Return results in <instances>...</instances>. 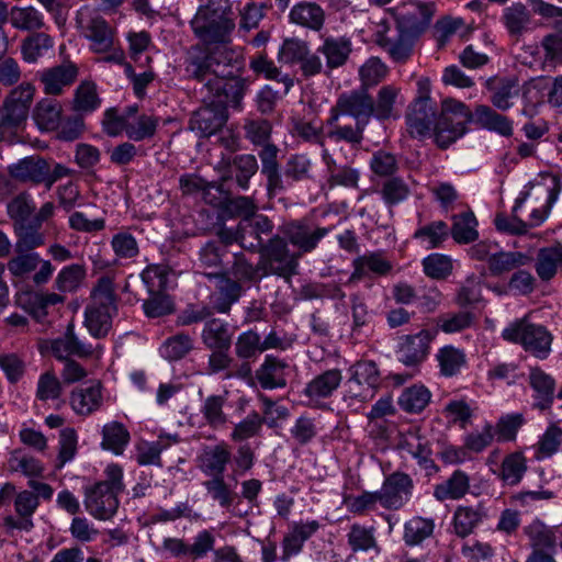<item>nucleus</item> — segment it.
Listing matches in <instances>:
<instances>
[{"label":"nucleus","mask_w":562,"mask_h":562,"mask_svg":"<svg viewBox=\"0 0 562 562\" xmlns=\"http://www.w3.org/2000/svg\"><path fill=\"white\" fill-rule=\"evenodd\" d=\"M86 277V268L79 263H72L63 268L55 279V288L59 292H74Z\"/></svg>","instance_id":"774afa93"},{"label":"nucleus","mask_w":562,"mask_h":562,"mask_svg":"<svg viewBox=\"0 0 562 562\" xmlns=\"http://www.w3.org/2000/svg\"><path fill=\"white\" fill-rule=\"evenodd\" d=\"M286 243L297 248L295 254L312 252L329 232L327 227H313L305 221H293L286 223L281 228Z\"/></svg>","instance_id":"f8f14e48"},{"label":"nucleus","mask_w":562,"mask_h":562,"mask_svg":"<svg viewBox=\"0 0 562 562\" xmlns=\"http://www.w3.org/2000/svg\"><path fill=\"white\" fill-rule=\"evenodd\" d=\"M487 508L482 502L460 504L456 506L452 515V533L461 539L474 535L487 519Z\"/></svg>","instance_id":"ddd939ff"},{"label":"nucleus","mask_w":562,"mask_h":562,"mask_svg":"<svg viewBox=\"0 0 562 562\" xmlns=\"http://www.w3.org/2000/svg\"><path fill=\"white\" fill-rule=\"evenodd\" d=\"M36 206L32 195L26 192H20L7 204V214L13 225L31 222Z\"/></svg>","instance_id":"a18cd8bd"},{"label":"nucleus","mask_w":562,"mask_h":562,"mask_svg":"<svg viewBox=\"0 0 562 562\" xmlns=\"http://www.w3.org/2000/svg\"><path fill=\"white\" fill-rule=\"evenodd\" d=\"M288 370L286 361L268 355L256 370L255 379L263 390L281 389L286 385Z\"/></svg>","instance_id":"5701e85b"},{"label":"nucleus","mask_w":562,"mask_h":562,"mask_svg":"<svg viewBox=\"0 0 562 562\" xmlns=\"http://www.w3.org/2000/svg\"><path fill=\"white\" fill-rule=\"evenodd\" d=\"M72 323L67 325L63 336L50 342L53 355L59 360L70 359L71 356L88 358L93 353L92 345L81 341L75 334Z\"/></svg>","instance_id":"4be33fe9"},{"label":"nucleus","mask_w":562,"mask_h":562,"mask_svg":"<svg viewBox=\"0 0 562 562\" xmlns=\"http://www.w3.org/2000/svg\"><path fill=\"white\" fill-rule=\"evenodd\" d=\"M473 119L471 110L456 99H445L435 125V140L440 148H447L467 132V124Z\"/></svg>","instance_id":"0eeeda50"},{"label":"nucleus","mask_w":562,"mask_h":562,"mask_svg":"<svg viewBox=\"0 0 562 562\" xmlns=\"http://www.w3.org/2000/svg\"><path fill=\"white\" fill-rule=\"evenodd\" d=\"M61 105L57 100L43 99L35 105L33 117L43 131L56 130L61 120Z\"/></svg>","instance_id":"4c0bfd02"},{"label":"nucleus","mask_w":562,"mask_h":562,"mask_svg":"<svg viewBox=\"0 0 562 562\" xmlns=\"http://www.w3.org/2000/svg\"><path fill=\"white\" fill-rule=\"evenodd\" d=\"M232 336L229 325L220 318L209 319L201 334L202 341L209 349H231Z\"/></svg>","instance_id":"473e14b6"},{"label":"nucleus","mask_w":562,"mask_h":562,"mask_svg":"<svg viewBox=\"0 0 562 562\" xmlns=\"http://www.w3.org/2000/svg\"><path fill=\"white\" fill-rule=\"evenodd\" d=\"M10 22L13 27L22 31H35L45 25L42 13L33 7H13L10 10Z\"/></svg>","instance_id":"5fc2aeb1"},{"label":"nucleus","mask_w":562,"mask_h":562,"mask_svg":"<svg viewBox=\"0 0 562 562\" xmlns=\"http://www.w3.org/2000/svg\"><path fill=\"white\" fill-rule=\"evenodd\" d=\"M261 277L276 276L290 281L297 274L300 254L292 252L284 238L276 235L259 250Z\"/></svg>","instance_id":"423d86ee"},{"label":"nucleus","mask_w":562,"mask_h":562,"mask_svg":"<svg viewBox=\"0 0 562 562\" xmlns=\"http://www.w3.org/2000/svg\"><path fill=\"white\" fill-rule=\"evenodd\" d=\"M325 11L316 2L303 1L293 5L289 13L291 23L318 32L325 23Z\"/></svg>","instance_id":"393cba45"},{"label":"nucleus","mask_w":562,"mask_h":562,"mask_svg":"<svg viewBox=\"0 0 562 562\" xmlns=\"http://www.w3.org/2000/svg\"><path fill=\"white\" fill-rule=\"evenodd\" d=\"M372 95L366 88L340 93L325 121L326 136L336 142L360 145L363 132L372 116Z\"/></svg>","instance_id":"f03ea898"},{"label":"nucleus","mask_w":562,"mask_h":562,"mask_svg":"<svg viewBox=\"0 0 562 562\" xmlns=\"http://www.w3.org/2000/svg\"><path fill=\"white\" fill-rule=\"evenodd\" d=\"M188 77L203 83L213 100L194 111L189 121V128L200 137H210L226 123L227 103L238 105L244 97L245 82L239 77L240 67L233 53L225 47L205 50L191 47L184 59Z\"/></svg>","instance_id":"f257e3e1"},{"label":"nucleus","mask_w":562,"mask_h":562,"mask_svg":"<svg viewBox=\"0 0 562 562\" xmlns=\"http://www.w3.org/2000/svg\"><path fill=\"white\" fill-rule=\"evenodd\" d=\"M231 452L224 445L207 447L199 457L201 470L210 475L223 476Z\"/></svg>","instance_id":"c9c22d12"},{"label":"nucleus","mask_w":562,"mask_h":562,"mask_svg":"<svg viewBox=\"0 0 562 562\" xmlns=\"http://www.w3.org/2000/svg\"><path fill=\"white\" fill-rule=\"evenodd\" d=\"M549 88V81L544 77L532 78L521 87V95L525 101L524 113L531 114L535 108L542 103L544 92Z\"/></svg>","instance_id":"680f3d73"},{"label":"nucleus","mask_w":562,"mask_h":562,"mask_svg":"<svg viewBox=\"0 0 562 562\" xmlns=\"http://www.w3.org/2000/svg\"><path fill=\"white\" fill-rule=\"evenodd\" d=\"M348 372L353 381L361 382L371 391H374L380 384V372L376 363L372 360H359L348 369Z\"/></svg>","instance_id":"69168bd1"},{"label":"nucleus","mask_w":562,"mask_h":562,"mask_svg":"<svg viewBox=\"0 0 562 562\" xmlns=\"http://www.w3.org/2000/svg\"><path fill=\"white\" fill-rule=\"evenodd\" d=\"M400 447L417 460L418 464L425 470L437 471L438 468L431 459V448L429 441L420 436L418 431H408L401 441Z\"/></svg>","instance_id":"cd10ccee"},{"label":"nucleus","mask_w":562,"mask_h":562,"mask_svg":"<svg viewBox=\"0 0 562 562\" xmlns=\"http://www.w3.org/2000/svg\"><path fill=\"white\" fill-rule=\"evenodd\" d=\"M526 470V459L522 453L514 452L503 460L499 477L507 485H516L520 482Z\"/></svg>","instance_id":"e2e57ef3"},{"label":"nucleus","mask_w":562,"mask_h":562,"mask_svg":"<svg viewBox=\"0 0 562 562\" xmlns=\"http://www.w3.org/2000/svg\"><path fill=\"white\" fill-rule=\"evenodd\" d=\"M13 232L16 237L15 252L32 251L45 244V236L41 232V226L33 221L13 225Z\"/></svg>","instance_id":"f704fd0d"},{"label":"nucleus","mask_w":562,"mask_h":562,"mask_svg":"<svg viewBox=\"0 0 562 562\" xmlns=\"http://www.w3.org/2000/svg\"><path fill=\"white\" fill-rule=\"evenodd\" d=\"M54 46V40L44 32H36L25 37L21 45L23 58L27 63H35Z\"/></svg>","instance_id":"49530a36"},{"label":"nucleus","mask_w":562,"mask_h":562,"mask_svg":"<svg viewBox=\"0 0 562 562\" xmlns=\"http://www.w3.org/2000/svg\"><path fill=\"white\" fill-rule=\"evenodd\" d=\"M432 335L429 330H420L416 335H408L400 348V360L406 366H416L424 361L428 355Z\"/></svg>","instance_id":"a878e982"},{"label":"nucleus","mask_w":562,"mask_h":562,"mask_svg":"<svg viewBox=\"0 0 562 562\" xmlns=\"http://www.w3.org/2000/svg\"><path fill=\"white\" fill-rule=\"evenodd\" d=\"M193 349V339L190 335L180 333L167 338L161 345L160 355L168 361L183 359Z\"/></svg>","instance_id":"6e6d98bb"},{"label":"nucleus","mask_w":562,"mask_h":562,"mask_svg":"<svg viewBox=\"0 0 562 562\" xmlns=\"http://www.w3.org/2000/svg\"><path fill=\"white\" fill-rule=\"evenodd\" d=\"M486 88L491 92L492 104L506 111L512 105V99L519 93V81L517 77L491 78L486 81Z\"/></svg>","instance_id":"bb28decb"},{"label":"nucleus","mask_w":562,"mask_h":562,"mask_svg":"<svg viewBox=\"0 0 562 562\" xmlns=\"http://www.w3.org/2000/svg\"><path fill=\"white\" fill-rule=\"evenodd\" d=\"M440 374L446 378L458 375L467 366L465 352L454 346L448 345L440 348L436 355Z\"/></svg>","instance_id":"e433bc0d"},{"label":"nucleus","mask_w":562,"mask_h":562,"mask_svg":"<svg viewBox=\"0 0 562 562\" xmlns=\"http://www.w3.org/2000/svg\"><path fill=\"white\" fill-rule=\"evenodd\" d=\"M531 257L519 251H499L488 258V269L493 276H499L518 267L526 266Z\"/></svg>","instance_id":"c03bdc74"},{"label":"nucleus","mask_w":562,"mask_h":562,"mask_svg":"<svg viewBox=\"0 0 562 562\" xmlns=\"http://www.w3.org/2000/svg\"><path fill=\"white\" fill-rule=\"evenodd\" d=\"M228 392L223 394L209 395L202 406L201 414L205 423L214 429L221 428L226 425L228 418L224 412V406L227 402Z\"/></svg>","instance_id":"58836bf2"},{"label":"nucleus","mask_w":562,"mask_h":562,"mask_svg":"<svg viewBox=\"0 0 562 562\" xmlns=\"http://www.w3.org/2000/svg\"><path fill=\"white\" fill-rule=\"evenodd\" d=\"M272 229V222L266 215L256 213L248 220L239 222V245L256 252L265 246L262 235L271 234Z\"/></svg>","instance_id":"a211bd4d"},{"label":"nucleus","mask_w":562,"mask_h":562,"mask_svg":"<svg viewBox=\"0 0 562 562\" xmlns=\"http://www.w3.org/2000/svg\"><path fill=\"white\" fill-rule=\"evenodd\" d=\"M117 310L108 306L89 304L85 313V324L90 334L95 338H103L112 327V317Z\"/></svg>","instance_id":"2f4dec72"},{"label":"nucleus","mask_w":562,"mask_h":562,"mask_svg":"<svg viewBox=\"0 0 562 562\" xmlns=\"http://www.w3.org/2000/svg\"><path fill=\"white\" fill-rule=\"evenodd\" d=\"M347 540L353 552L372 550L379 554L381 551L374 536L373 527H364L359 524H353L347 535Z\"/></svg>","instance_id":"3c124183"},{"label":"nucleus","mask_w":562,"mask_h":562,"mask_svg":"<svg viewBox=\"0 0 562 562\" xmlns=\"http://www.w3.org/2000/svg\"><path fill=\"white\" fill-rule=\"evenodd\" d=\"M158 122V117L146 114L138 115L134 119L127 117L125 134L130 139L134 142H140L150 138L156 133Z\"/></svg>","instance_id":"4d7b16f0"},{"label":"nucleus","mask_w":562,"mask_h":562,"mask_svg":"<svg viewBox=\"0 0 562 562\" xmlns=\"http://www.w3.org/2000/svg\"><path fill=\"white\" fill-rule=\"evenodd\" d=\"M474 115L476 122L485 128L495 131L503 136H510L513 133L512 122L487 105L476 106Z\"/></svg>","instance_id":"864d4df0"},{"label":"nucleus","mask_w":562,"mask_h":562,"mask_svg":"<svg viewBox=\"0 0 562 562\" xmlns=\"http://www.w3.org/2000/svg\"><path fill=\"white\" fill-rule=\"evenodd\" d=\"M527 196H528L527 192L520 193V195L515 201V205L512 210L510 216H508L504 213H498L495 216L494 224L498 232L510 234V235L527 234L525 221L520 220L517 215L518 210L522 206Z\"/></svg>","instance_id":"09e8293b"},{"label":"nucleus","mask_w":562,"mask_h":562,"mask_svg":"<svg viewBox=\"0 0 562 562\" xmlns=\"http://www.w3.org/2000/svg\"><path fill=\"white\" fill-rule=\"evenodd\" d=\"M232 168L238 187L243 190L249 188V180L258 171V162L254 155H237L232 160Z\"/></svg>","instance_id":"338daca9"},{"label":"nucleus","mask_w":562,"mask_h":562,"mask_svg":"<svg viewBox=\"0 0 562 562\" xmlns=\"http://www.w3.org/2000/svg\"><path fill=\"white\" fill-rule=\"evenodd\" d=\"M414 490L413 479L396 471L387 475L379 491L380 505L390 510L401 509L411 498Z\"/></svg>","instance_id":"9b49d317"},{"label":"nucleus","mask_w":562,"mask_h":562,"mask_svg":"<svg viewBox=\"0 0 562 562\" xmlns=\"http://www.w3.org/2000/svg\"><path fill=\"white\" fill-rule=\"evenodd\" d=\"M437 111L432 101L415 99L408 106L406 122L412 136H425L436 125Z\"/></svg>","instance_id":"6ab92c4d"},{"label":"nucleus","mask_w":562,"mask_h":562,"mask_svg":"<svg viewBox=\"0 0 562 562\" xmlns=\"http://www.w3.org/2000/svg\"><path fill=\"white\" fill-rule=\"evenodd\" d=\"M191 27L198 38L205 44H227L231 41V34L235 29V19L233 16L229 0H209L206 4L201 5L191 21ZM200 45H195L196 47ZM218 46H215L217 48ZM220 47L228 48L225 45ZM202 49L212 50L214 47H203ZM231 52V49H229ZM232 53H234L232 50ZM238 65V58L233 54Z\"/></svg>","instance_id":"7ed1b4c3"},{"label":"nucleus","mask_w":562,"mask_h":562,"mask_svg":"<svg viewBox=\"0 0 562 562\" xmlns=\"http://www.w3.org/2000/svg\"><path fill=\"white\" fill-rule=\"evenodd\" d=\"M470 476L462 470H456L442 483L435 485L434 497L438 502L459 501L470 491Z\"/></svg>","instance_id":"c756f323"},{"label":"nucleus","mask_w":562,"mask_h":562,"mask_svg":"<svg viewBox=\"0 0 562 562\" xmlns=\"http://www.w3.org/2000/svg\"><path fill=\"white\" fill-rule=\"evenodd\" d=\"M430 392L423 385H413L404 390L398 398V404L406 413H420L429 403Z\"/></svg>","instance_id":"13d9d810"},{"label":"nucleus","mask_w":562,"mask_h":562,"mask_svg":"<svg viewBox=\"0 0 562 562\" xmlns=\"http://www.w3.org/2000/svg\"><path fill=\"white\" fill-rule=\"evenodd\" d=\"M210 280L216 281V295L213 308L220 313H228L243 294V285L228 276L227 271H203Z\"/></svg>","instance_id":"dca6fc26"},{"label":"nucleus","mask_w":562,"mask_h":562,"mask_svg":"<svg viewBox=\"0 0 562 562\" xmlns=\"http://www.w3.org/2000/svg\"><path fill=\"white\" fill-rule=\"evenodd\" d=\"M8 172L19 182L45 186L46 159L40 155L24 157L10 165Z\"/></svg>","instance_id":"412c9836"},{"label":"nucleus","mask_w":562,"mask_h":562,"mask_svg":"<svg viewBox=\"0 0 562 562\" xmlns=\"http://www.w3.org/2000/svg\"><path fill=\"white\" fill-rule=\"evenodd\" d=\"M227 272L241 285L244 282H257L263 278L261 277L262 270L259 268V262L256 266L252 265L241 252L234 255V261Z\"/></svg>","instance_id":"bf43d9fd"},{"label":"nucleus","mask_w":562,"mask_h":562,"mask_svg":"<svg viewBox=\"0 0 562 562\" xmlns=\"http://www.w3.org/2000/svg\"><path fill=\"white\" fill-rule=\"evenodd\" d=\"M434 528L432 519L413 517L404 525L403 539L407 546H417L432 535Z\"/></svg>","instance_id":"052dcab7"},{"label":"nucleus","mask_w":562,"mask_h":562,"mask_svg":"<svg viewBox=\"0 0 562 562\" xmlns=\"http://www.w3.org/2000/svg\"><path fill=\"white\" fill-rule=\"evenodd\" d=\"M79 68L70 61L46 68L38 74L44 92L50 95H59L64 89L70 87L78 78Z\"/></svg>","instance_id":"f3484780"},{"label":"nucleus","mask_w":562,"mask_h":562,"mask_svg":"<svg viewBox=\"0 0 562 562\" xmlns=\"http://www.w3.org/2000/svg\"><path fill=\"white\" fill-rule=\"evenodd\" d=\"M76 27L88 41L89 49L95 54L111 52L116 44L115 29L94 9L80 8L76 13Z\"/></svg>","instance_id":"39448f33"},{"label":"nucleus","mask_w":562,"mask_h":562,"mask_svg":"<svg viewBox=\"0 0 562 562\" xmlns=\"http://www.w3.org/2000/svg\"><path fill=\"white\" fill-rule=\"evenodd\" d=\"M70 406L81 416H88L98 411L103 403L102 385L100 381H93L88 386L76 387L70 393Z\"/></svg>","instance_id":"b1692460"},{"label":"nucleus","mask_w":562,"mask_h":562,"mask_svg":"<svg viewBox=\"0 0 562 562\" xmlns=\"http://www.w3.org/2000/svg\"><path fill=\"white\" fill-rule=\"evenodd\" d=\"M560 267H562V245H554L539 250L536 271L541 280H551Z\"/></svg>","instance_id":"ea45409f"},{"label":"nucleus","mask_w":562,"mask_h":562,"mask_svg":"<svg viewBox=\"0 0 562 562\" xmlns=\"http://www.w3.org/2000/svg\"><path fill=\"white\" fill-rule=\"evenodd\" d=\"M40 506L38 495L34 492L24 490L14 495V510L16 517L11 515L3 518V526L7 530L30 531L33 527L32 516Z\"/></svg>","instance_id":"2eb2a0df"},{"label":"nucleus","mask_w":562,"mask_h":562,"mask_svg":"<svg viewBox=\"0 0 562 562\" xmlns=\"http://www.w3.org/2000/svg\"><path fill=\"white\" fill-rule=\"evenodd\" d=\"M105 480L86 486L83 504L86 510L100 520L110 519L117 510V495L124 490L123 470L117 464H109Z\"/></svg>","instance_id":"20e7f679"},{"label":"nucleus","mask_w":562,"mask_h":562,"mask_svg":"<svg viewBox=\"0 0 562 562\" xmlns=\"http://www.w3.org/2000/svg\"><path fill=\"white\" fill-rule=\"evenodd\" d=\"M258 211V205L251 196L226 198L223 205V214L229 218L239 217L240 221L248 220Z\"/></svg>","instance_id":"0e129e2a"},{"label":"nucleus","mask_w":562,"mask_h":562,"mask_svg":"<svg viewBox=\"0 0 562 562\" xmlns=\"http://www.w3.org/2000/svg\"><path fill=\"white\" fill-rule=\"evenodd\" d=\"M502 19L510 35H520L528 29L531 13L524 3L516 2L505 8Z\"/></svg>","instance_id":"8fccbe9b"},{"label":"nucleus","mask_w":562,"mask_h":562,"mask_svg":"<svg viewBox=\"0 0 562 562\" xmlns=\"http://www.w3.org/2000/svg\"><path fill=\"white\" fill-rule=\"evenodd\" d=\"M401 98V88L394 85L382 86L372 98V116L379 121L396 117V105Z\"/></svg>","instance_id":"7c9ffc66"},{"label":"nucleus","mask_w":562,"mask_h":562,"mask_svg":"<svg viewBox=\"0 0 562 562\" xmlns=\"http://www.w3.org/2000/svg\"><path fill=\"white\" fill-rule=\"evenodd\" d=\"M34 94L35 88L30 82L12 89L0 108V126L7 130L22 126L27 120Z\"/></svg>","instance_id":"1a4fd4ad"},{"label":"nucleus","mask_w":562,"mask_h":562,"mask_svg":"<svg viewBox=\"0 0 562 562\" xmlns=\"http://www.w3.org/2000/svg\"><path fill=\"white\" fill-rule=\"evenodd\" d=\"M130 432L122 423L111 422L102 428L101 447L115 454H122L130 442Z\"/></svg>","instance_id":"37998d69"},{"label":"nucleus","mask_w":562,"mask_h":562,"mask_svg":"<svg viewBox=\"0 0 562 562\" xmlns=\"http://www.w3.org/2000/svg\"><path fill=\"white\" fill-rule=\"evenodd\" d=\"M342 373L339 369H329L313 378L305 386L303 393L311 400L330 397L339 387Z\"/></svg>","instance_id":"c85d7f7f"},{"label":"nucleus","mask_w":562,"mask_h":562,"mask_svg":"<svg viewBox=\"0 0 562 562\" xmlns=\"http://www.w3.org/2000/svg\"><path fill=\"white\" fill-rule=\"evenodd\" d=\"M502 336L506 341L520 344L526 351L541 359L547 357L552 342V336L546 327L525 319L510 324L503 330Z\"/></svg>","instance_id":"6e6552de"},{"label":"nucleus","mask_w":562,"mask_h":562,"mask_svg":"<svg viewBox=\"0 0 562 562\" xmlns=\"http://www.w3.org/2000/svg\"><path fill=\"white\" fill-rule=\"evenodd\" d=\"M352 52L351 41L346 36H325L322 44L317 47L316 54L324 56L325 65L323 71L325 76H330L331 71L342 67Z\"/></svg>","instance_id":"4468645a"},{"label":"nucleus","mask_w":562,"mask_h":562,"mask_svg":"<svg viewBox=\"0 0 562 562\" xmlns=\"http://www.w3.org/2000/svg\"><path fill=\"white\" fill-rule=\"evenodd\" d=\"M170 441L173 443L179 442L178 435L173 436H159L157 441L145 442L138 446L136 460L140 465H157L162 467L160 453Z\"/></svg>","instance_id":"a19ab883"},{"label":"nucleus","mask_w":562,"mask_h":562,"mask_svg":"<svg viewBox=\"0 0 562 562\" xmlns=\"http://www.w3.org/2000/svg\"><path fill=\"white\" fill-rule=\"evenodd\" d=\"M278 147L272 144H267L262 147L259 153V158L261 160V172L267 178L268 190H281L282 179L279 172V164L277 161Z\"/></svg>","instance_id":"79ce46f5"},{"label":"nucleus","mask_w":562,"mask_h":562,"mask_svg":"<svg viewBox=\"0 0 562 562\" xmlns=\"http://www.w3.org/2000/svg\"><path fill=\"white\" fill-rule=\"evenodd\" d=\"M279 60L286 64H300L302 75L306 78L322 74L323 61L316 53L310 50L307 42L292 37L285 38L278 53Z\"/></svg>","instance_id":"9d476101"},{"label":"nucleus","mask_w":562,"mask_h":562,"mask_svg":"<svg viewBox=\"0 0 562 562\" xmlns=\"http://www.w3.org/2000/svg\"><path fill=\"white\" fill-rule=\"evenodd\" d=\"M378 44L387 52L394 61L405 63L413 53L414 40L409 38L408 35L398 33L394 38L381 35L378 38Z\"/></svg>","instance_id":"de8ad7c7"},{"label":"nucleus","mask_w":562,"mask_h":562,"mask_svg":"<svg viewBox=\"0 0 562 562\" xmlns=\"http://www.w3.org/2000/svg\"><path fill=\"white\" fill-rule=\"evenodd\" d=\"M477 221L472 212L453 216V224L449 232L458 244H470L477 239Z\"/></svg>","instance_id":"603ef678"},{"label":"nucleus","mask_w":562,"mask_h":562,"mask_svg":"<svg viewBox=\"0 0 562 562\" xmlns=\"http://www.w3.org/2000/svg\"><path fill=\"white\" fill-rule=\"evenodd\" d=\"M531 551L554 552L561 541L562 525L549 527L541 520L535 519L524 527Z\"/></svg>","instance_id":"aec40b11"},{"label":"nucleus","mask_w":562,"mask_h":562,"mask_svg":"<svg viewBox=\"0 0 562 562\" xmlns=\"http://www.w3.org/2000/svg\"><path fill=\"white\" fill-rule=\"evenodd\" d=\"M529 383L536 392V406L547 409L551 406L554 396L555 381L540 368H532L529 373Z\"/></svg>","instance_id":"72a5a7b5"}]
</instances>
